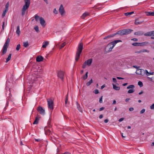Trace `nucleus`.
Returning <instances> with one entry per match:
<instances>
[{
    "label": "nucleus",
    "instance_id": "27",
    "mask_svg": "<svg viewBox=\"0 0 154 154\" xmlns=\"http://www.w3.org/2000/svg\"><path fill=\"white\" fill-rule=\"evenodd\" d=\"M40 117H37L36 118L35 121L33 123V124H37L38 122V121Z\"/></svg>",
    "mask_w": 154,
    "mask_h": 154
},
{
    "label": "nucleus",
    "instance_id": "58",
    "mask_svg": "<svg viewBox=\"0 0 154 154\" xmlns=\"http://www.w3.org/2000/svg\"><path fill=\"white\" fill-rule=\"evenodd\" d=\"M142 53L141 50H140L139 51H137L135 52V53Z\"/></svg>",
    "mask_w": 154,
    "mask_h": 154
},
{
    "label": "nucleus",
    "instance_id": "20",
    "mask_svg": "<svg viewBox=\"0 0 154 154\" xmlns=\"http://www.w3.org/2000/svg\"><path fill=\"white\" fill-rule=\"evenodd\" d=\"M145 13L148 16H154V11L153 12H145Z\"/></svg>",
    "mask_w": 154,
    "mask_h": 154
},
{
    "label": "nucleus",
    "instance_id": "46",
    "mask_svg": "<svg viewBox=\"0 0 154 154\" xmlns=\"http://www.w3.org/2000/svg\"><path fill=\"white\" fill-rule=\"evenodd\" d=\"M94 92L95 94H97L99 93V91L97 89H96L94 90Z\"/></svg>",
    "mask_w": 154,
    "mask_h": 154
},
{
    "label": "nucleus",
    "instance_id": "1",
    "mask_svg": "<svg viewBox=\"0 0 154 154\" xmlns=\"http://www.w3.org/2000/svg\"><path fill=\"white\" fill-rule=\"evenodd\" d=\"M133 30L130 29H125L118 31L116 33H115L116 35L117 34L121 35H123L130 34Z\"/></svg>",
    "mask_w": 154,
    "mask_h": 154
},
{
    "label": "nucleus",
    "instance_id": "19",
    "mask_svg": "<svg viewBox=\"0 0 154 154\" xmlns=\"http://www.w3.org/2000/svg\"><path fill=\"white\" fill-rule=\"evenodd\" d=\"M143 32L142 31H138L135 32L134 33V35H135L140 36L143 35Z\"/></svg>",
    "mask_w": 154,
    "mask_h": 154
},
{
    "label": "nucleus",
    "instance_id": "55",
    "mask_svg": "<svg viewBox=\"0 0 154 154\" xmlns=\"http://www.w3.org/2000/svg\"><path fill=\"white\" fill-rule=\"evenodd\" d=\"M109 122V120L107 119H106L104 120V122L105 123H107Z\"/></svg>",
    "mask_w": 154,
    "mask_h": 154
},
{
    "label": "nucleus",
    "instance_id": "39",
    "mask_svg": "<svg viewBox=\"0 0 154 154\" xmlns=\"http://www.w3.org/2000/svg\"><path fill=\"white\" fill-rule=\"evenodd\" d=\"M66 43H65V42H63V43L62 45H61L60 46V49H61L62 48H63L64 46L65 45H66Z\"/></svg>",
    "mask_w": 154,
    "mask_h": 154
},
{
    "label": "nucleus",
    "instance_id": "50",
    "mask_svg": "<svg viewBox=\"0 0 154 154\" xmlns=\"http://www.w3.org/2000/svg\"><path fill=\"white\" fill-rule=\"evenodd\" d=\"M150 108L151 109H154V103H153L151 106H150Z\"/></svg>",
    "mask_w": 154,
    "mask_h": 154
},
{
    "label": "nucleus",
    "instance_id": "32",
    "mask_svg": "<svg viewBox=\"0 0 154 154\" xmlns=\"http://www.w3.org/2000/svg\"><path fill=\"white\" fill-rule=\"evenodd\" d=\"M88 72H87L83 76V79L84 80H85V79H87L88 78Z\"/></svg>",
    "mask_w": 154,
    "mask_h": 154
},
{
    "label": "nucleus",
    "instance_id": "28",
    "mask_svg": "<svg viewBox=\"0 0 154 154\" xmlns=\"http://www.w3.org/2000/svg\"><path fill=\"white\" fill-rule=\"evenodd\" d=\"M113 88L115 90L118 91L120 89V87L119 86H116L114 84H112Z\"/></svg>",
    "mask_w": 154,
    "mask_h": 154
},
{
    "label": "nucleus",
    "instance_id": "5",
    "mask_svg": "<svg viewBox=\"0 0 154 154\" xmlns=\"http://www.w3.org/2000/svg\"><path fill=\"white\" fill-rule=\"evenodd\" d=\"M92 62V59H90L88 60H87L85 61L84 63H83L82 67L83 69H85L86 65L90 66L91 65Z\"/></svg>",
    "mask_w": 154,
    "mask_h": 154
},
{
    "label": "nucleus",
    "instance_id": "9",
    "mask_svg": "<svg viewBox=\"0 0 154 154\" xmlns=\"http://www.w3.org/2000/svg\"><path fill=\"white\" fill-rule=\"evenodd\" d=\"M39 21L41 25L43 27H45L46 25L45 21L42 17H39Z\"/></svg>",
    "mask_w": 154,
    "mask_h": 154
},
{
    "label": "nucleus",
    "instance_id": "49",
    "mask_svg": "<svg viewBox=\"0 0 154 154\" xmlns=\"http://www.w3.org/2000/svg\"><path fill=\"white\" fill-rule=\"evenodd\" d=\"M102 97H103L102 96L100 97V99L99 101L100 103H102L103 102Z\"/></svg>",
    "mask_w": 154,
    "mask_h": 154
},
{
    "label": "nucleus",
    "instance_id": "53",
    "mask_svg": "<svg viewBox=\"0 0 154 154\" xmlns=\"http://www.w3.org/2000/svg\"><path fill=\"white\" fill-rule=\"evenodd\" d=\"M124 119V118H121L119 119V122H121Z\"/></svg>",
    "mask_w": 154,
    "mask_h": 154
},
{
    "label": "nucleus",
    "instance_id": "25",
    "mask_svg": "<svg viewBox=\"0 0 154 154\" xmlns=\"http://www.w3.org/2000/svg\"><path fill=\"white\" fill-rule=\"evenodd\" d=\"M49 43V42L48 41L44 42L43 43V45L42 46V47L44 48H45L48 45Z\"/></svg>",
    "mask_w": 154,
    "mask_h": 154
},
{
    "label": "nucleus",
    "instance_id": "22",
    "mask_svg": "<svg viewBox=\"0 0 154 154\" xmlns=\"http://www.w3.org/2000/svg\"><path fill=\"white\" fill-rule=\"evenodd\" d=\"M6 95L7 97L10 98L11 97V91L10 89H9L8 91H7L6 93Z\"/></svg>",
    "mask_w": 154,
    "mask_h": 154
},
{
    "label": "nucleus",
    "instance_id": "45",
    "mask_svg": "<svg viewBox=\"0 0 154 154\" xmlns=\"http://www.w3.org/2000/svg\"><path fill=\"white\" fill-rule=\"evenodd\" d=\"M141 50L142 53H143V52H147V53H149V50H146V49H143V50Z\"/></svg>",
    "mask_w": 154,
    "mask_h": 154
},
{
    "label": "nucleus",
    "instance_id": "16",
    "mask_svg": "<svg viewBox=\"0 0 154 154\" xmlns=\"http://www.w3.org/2000/svg\"><path fill=\"white\" fill-rule=\"evenodd\" d=\"M144 21L143 20H140L139 19H137L135 20L134 23L135 25H137L142 23Z\"/></svg>",
    "mask_w": 154,
    "mask_h": 154
},
{
    "label": "nucleus",
    "instance_id": "56",
    "mask_svg": "<svg viewBox=\"0 0 154 154\" xmlns=\"http://www.w3.org/2000/svg\"><path fill=\"white\" fill-rule=\"evenodd\" d=\"M104 109V107H102L99 109V110L100 111H101L103 110Z\"/></svg>",
    "mask_w": 154,
    "mask_h": 154
},
{
    "label": "nucleus",
    "instance_id": "33",
    "mask_svg": "<svg viewBox=\"0 0 154 154\" xmlns=\"http://www.w3.org/2000/svg\"><path fill=\"white\" fill-rule=\"evenodd\" d=\"M23 46L25 47H27L29 46V43L28 41L24 42L23 43Z\"/></svg>",
    "mask_w": 154,
    "mask_h": 154
},
{
    "label": "nucleus",
    "instance_id": "43",
    "mask_svg": "<svg viewBox=\"0 0 154 154\" xmlns=\"http://www.w3.org/2000/svg\"><path fill=\"white\" fill-rule=\"evenodd\" d=\"M9 2L7 3L5 5V10H8V8L9 7Z\"/></svg>",
    "mask_w": 154,
    "mask_h": 154
},
{
    "label": "nucleus",
    "instance_id": "34",
    "mask_svg": "<svg viewBox=\"0 0 154 154\" xmlns=\"http://www.w3.org/2000/svg\"><path fill=\"white\" fill-rule=\"evenodd\" d=\"M135 88V86L133 85H130L128 86L127 88L128 89H133Z\"/></svg>",
    "mask_w": 154,
    "mask_h": 154
},
{
    "label": "nucleus",
    "instance_id": "10",
    "mask_svg": "<svg viewBox=\"0 0 154 154\" xmlns=\"http://www.w3.org/2000/svg\"><path fill=\"white\" fill-rule=\"evenodd\" d=\"M143 71L144 69H137L136 73L138 75H144V73H143Z\"/></svg>",
    "mask_w": 154,
    "mask_h": 154
},
{
    "label": "nucleus",
    "instance_id": "37",
    "mask_svg": "<svg viewBox=\"0 0 154 154\" xmlns=\"http://www.w3.org/2000/svg\"><path fill=\"white\" fill-rule=\"evenodd\" d=\"M135 91V90H134V89H130L128 91V93L129 94H130V93H133V92H134Z\"/></svg>",
    "mask_w": 154,
    "mask_h": 154
},
{
    "label": "nucleus",
    "instance_id": "54",
    "mask_svg": "<svg viewBox=\"0 0 154 154\" xmlns=\"http://www.w3.org/2000/svg\"><path fill=\"white\" fill-rule=\"evenodd\" d=\"M68 93L67 94V95L66 96V97L65 98V100L68 101Z\"/></svg>",
    "mask_w": 154,
    "mask_h": 154
},
{
    "label": "nucleus",
    "instance_id": "31",
    "mask_svg": "<svg viewBox=\"0 0 154 154\" xmlns=\"http://www.w3.org/2000/svg\"><path fill=\"white\" fill-rule=\"evenodd\" d=\"M11 54H9L8 55V57L6 59V63L8 62V61H9L10 60V59L11 58Z\"/></svg>",
    "mask_w": 154,
    "mask_h": 154
},
{
    "label": "nucleus",
    "instance_id": "8",
    "mask_svg": "<svg viewBox=\"0 0 154 154\" xmlns=\"http://www.w3.org/2000/svg\"><path fill=\"white\" fill-rule=\"evenodd\" d=\"M37 110L41 114L44 115L45 114V110L41 106H38L37 108Z\"/></svg>",
    "mask_w": 154,
    "mask_h": 154
},
{
    "label": "nucleus",
    "instance_id": "11",
    "mask_svg": "<svg viewBox=\"0 0 154 154\" xmlns=\"http://www.w3.org/2000/svg\"><path fill=\"white\" fill-rule=\"evenodd\" d=\"M59 11L62 16L65 13V10L62 4L60 5L59 9Z\"/></svg>",
    "mask_w": 154,
    "mask_h": 154
},
{
    "label": "nucleus",
    "instance_id": "23",
    "mask_svg": "<svg viewBox=\"0 0 154 154\" xmlns=\"http://www.w3.org/2000/svg\"><path fill=\"white\" fill-rule=\"evenodd\" d=\"M89 13L86 12L82 15L81 17L82 18L84 19L85 17L89 15Z\"/></svg>",
    "mask_w": 154,
    "mask_h": 154
},
{
    "label": "nucleus",
    "instance_id": "15",
    "mask_svg": "<svg viewBox=\"0 0 154 154\" xmlns=\"http://www.w3.org/2000/svg\"><path fill=\"white\" fill-rule=\"evenodd\" d=\"M120 42H122V41L120 40H115L109 44L108 46H110V45H113L114 46L116 43Z\"/></svg>",
    "mask_w": 154,
    "mask_h": 154
},
{
    "label": "nucleus",
    "instance_id": "57",
    "mask_svg": "<svg viewBox=\"0 0 154 154\" xmlns=\"http://www.w3.org/2000/svg\"><path fill=\"white\" fill-rule=\"evenodd\" d=\"M134 109L133 107H131L129 109V110L130 111H133L134 110Z\"/></svg>",
    "mask_w": 154,
    "mask_h": 154
},
{
    "label": "nucleus",
    "instance_id": "2",
    "mask_svg": "<svg viewBox=\"0 0 154 154\" xmlns=\"http://www.w3.org/2000/svg\"><path fill=\"white\" fill-rule=\"evenodd\" d=\"M25 4L21 10V15L23 16L26 10L29 8L30 3V0H24Z\"/></svg>",
    "mask_w": 154,
    "mask_h": 154
},
{
    "label": "nucleus",
    "instance_id": "61",
    "mask_svg": "<svg viewBox=\"0 0 154 154\" xmlns=\"http://www.w3.org/2000/svg\"><path fill=\"white\" fill-rule=\"evenodd\" d=\"M103 115L102 114H101L100 115L99 117L100 119H101L103 117Z\"/></svg>",
    "mask_w": 154,
    "mask_h": 154
},
{
    "label": "nucleus",
    "instance_id": "64",
    "mask_svg": "<svg viewBox=\"0 0 154 154\" xmlns=\"http://www.w3.org/2000/svg\"><path fill=\"white\" fill-rule=\"evenodd\" d=\"M143 91H141L140 92H139L138 94L139 95H140V94H143Z\"/></svg>",
    "mask_w": 154,
    "mask_h": 154
},
{
    "label": "nucleus",
    "instance_id": "18",
    "mask_svg": "<svg viewBox=\"0 0 154 154\" xmlns=\"http://www.w3.org/2000/svg\"><path fill=\"white\" fill-rule=\"evenodd\" d=\"M44 57L41 56H38L36 58V60L37 62H40L43 60Z\"/></svg>",
    "mask_w": 154,
    "mask_h": 154
},
{
    "label": "nucleus",
    "instance_id": "24",
    "mask_svg": "<svg viewBox=\"0 0 154 154\" xmlns=\"http://www.w3.org/2000/svg\"><path fill=\"white\" fill-rule=\"evenodd\" d=\"M20 26H17L16 33L17 34L18 36H19L20 33Z\"/></svg>",
    "mask_w": 154,
    "mask_h": 154
},
{
    "label": "nucleus",
    "instance_id": "4",
    "mask_svg": "<svg viewBox=\"0 0 154 154\" xmlns=\"http://www.w3.org/2000/svg\"><path fill=\"white\" fill-rule=\"evenodd\" d=\"M10 42V39L9 38H8L7 39L3 48L2 54V55H4L6 52L8 46L9 45Z\"/></svg>",
    "mask_w": 154,
    "mask_h": 154
},
{
    "label": "nucleus",
    "instance_id": "17",
    "mask_svg": "<svg viewBox=\"0 0 154 154\" xmlns=\"http://www.w3.org/2000/svg\"><path fill=\"white\" fill-rule=\"evenodd\" d=\"M143 73H144V75L146 74V75L147 76H149L150 75H153L154 73L153 72H149L148 71L146 70H144L143 71Z\"/></svg>",
    "mask_w": 154,
    "mask_h": 154
},
{
    "label": "nucleus",
    "instance_id": "38",
    "mask_svg": "<svg viewBox=\"0 0 154 154\" xmlns=\"http://www.w3.org/2000/svg\"><path fill=\"white\" fill-rule=\"evenodd\" d=\"M39 17H39V16L37 14H36L35 16V20L37 21H38V19L39 18Z\"/></svg>",
    "mask_w": 154,
    "mask_h": 154
},
{
    "label": "nucleus",
    "instance_id": "48",
    "mask_svg": "<svg viewBox=\"0 0 154 154\" xmlns=\"http://www.w3.org/2000/svg\"><path fill=\"white\" fill-rule=\"evenodd\" d=\"M145 109H142L140 112V114H143V113L144 112H145Z\"/></svg>",
    "mask_w": 154,
    "mask_h": 154
},
{
    "label": "nucleus",
    "instance_id": "52",
    "mask_svg": "<svg viewBox=\"0 0 154 154\" xmlns=\"http://www.w3.org/2000/svg\"><path fill=\"white\" fill-rule=\"evenodd\" d=\"M112 80L113 82H114L115 83H116L117 82V80L115 78H112Z\"/></svg>",
    "mask_w": 154,
    "mask_h": 154
},
{
    "label": "nucleus",
    "instance_id": "3",
    "mask_svg": "<svg viewBox=\"0 0 154 154\" xmlns=\"http://www.w3.org/2000/svg\"><path fill=\"white\" fill-rule=\"evenodd\" d=\"M83 45L82 43H81L79 44L78 47V49L76 52V54L75 56V60L76 61H77L80 56V54L82 52L83 49Z\"/></svg>",
    "mask_w": 154,
    "mask_h": 154
},
{
    "label": "nucleus",
    "instance_id": "14",
    "mask_svg": "<svg viewBox=\"0 0 154 154\" xmlns=\"http://www.w3.org/2000/svg\"><path fill=\"white\" fill-rule=\"evenodd\" d=\"M108 45L105 48V51H106V50H107V52L111 51L114 47V46L113 45H110V46H108Z\"/></svg>",
    "mask_w": 154,
    "mask_h": 154
},
{
    "label": "nucleus",
    "instance_id": "42",
    "mask_svg": "<svg viewBox=\"0 0 154 154\" xmlns=\"http://www.w3.org/2000/svg\"><path fill=\"white\" fill-rule=\"evenodd\" d=\"M138 84L140 87H142L143 86V83L141 81L138 82Z\"/></svg>",
    "mask_w": 154,
    "mask_h": 154
},
{
    "label": "nucleus",
    "instance_id": "35",
    "mask_svg": "<svg viewBox=\"0 0 154 154\" xmlns=\"http://www.w3.org/2000/svg\"><path fill=\"white\" fill-rule=\"evenodd\" d=\"M93 82V80H92V79H91V80L89 81V82H87L86 84V85L87 86H89L90 85H91V84Z\"/></svg>",
    "mask_w": 154,
    "mask_h": 154
},
{
    "label": "nucleus",
    "instance_id": "21",
    "mask_svg": "<svg viewBox=\"0 0 154 154\" xmlns=\"http://www.w3.org/2000/svg\"><path fill=\"white\" fill-rule=\"evenodd\" d=\"M76 104L77 105V108L79 110V111L80 112H82V108L80 107V105L79 104L78 102H76Z\"/></svg>",
    "mask_w": 154,
    "mask_h": 154
},
{
    "label": "nucleus",
    "instance_id": "6",
    "mask_svg": "<svg viewBox=\"0 0 154 154\" xmlns=\"http://www.w3.org/2000/svg\"><path fill=\"white\" fill-rule=\"evenodd\" d=\"M47 101L48 104V108L52 110L54 109V103L53 101H52L51 99H47Z\"/></svg>",
    "mask_w": 154,
    "mask_h": 154
},
{
    "label": "nucleus",
    "instance_id": "12",
    "mask_svg": "<svg viewBox=\"0 0 154 154\" xmlns=\"http://www.w3.org/2000/svg\"><path fill=\"white\" fill-rule=\"evenodd\" d=\"M51 128L49 127H45L44 128L45 134L46 135L50 134L51 133Z\"/></svg>",
    "mask_w": 154,
    "mask_h": 154
},
{
    "label": "nucleus",
    "instance_id": "7",
    "mask_svg": "<svg viewBox=\"0 0 154 154\" xmlns=\"http://www.w3.org/2000/svg\"><path fill=\"white\" fill-rule=\"evenodd\" d=\"M57 76L62 81H63L64 79V72L61 70L58 71L57 72Z\"/></svg>",
    "mask_w": 154,
    "mask_h": 154
},
{
    "label": "nucleus",
    "instance_id": "29",
    "mask_svg": "<svg viewBox=\"0 0 154 154\" xmlns=\"http://www.w3.org/2000/svg\"><path fill=\"white\" fill-rule=\"evenodd\" d=\"M115 35H116V34H115V33H114L110 35H108V36L104 38H103V39H106L107 38H110L111 37H113Z\"/></svg>",
    "mask_w": 154,
    "mask_h": 154
},
{
    "label": "nucleus",
    "instance_id": "63",
    "mask_svg": "<svg viewBox=\"0 0 154 154\" xmlns=\"http://www.w3.org/2000/svg\"><path fill=\"white\" fill-rule=\"evenodd\" d=\"M105 87V85H103L102 86H101V89H103L104 87Z\"/></svg>",
    "mask_w": 154,
    "mask_h": 154
},
{
    "label": "nucleus",
    "instance_id": "62",
    "mask_svg": "<svg viewBox=\"0 0 154 154\" xmlns=\"http://www.w3.org/2000/svg\"><path fill=\"white\" fill-rule=\"evenodd\" d=\"M35 140L37 142H38V141H40L41 140V139H35Z\"/></svg>",
    "mask_w": 154,
    "mask_h": 154
},
{
    "label": "nucleus",
    "instance_id": "26",
    "mask_svg": "<svg viewBox=\"0 0 154 154\" xmlns=\"http://www.w3.org/2000/svg\"><path fill=\"white\" fill-rule=\"evenodd\" d=\"M149 44L148 42H145L142 43H140V46H143L147 45Z\"/></svg>",
    "mask_w": 154,
    "mask_h": 154
},
{
    "label": "nucleus",
    "instance_id": "60",
    "mask_svg": "<svg viewBox=\"0 0 154 154\" xmlns=\"http://www.w3.org/2000/svg\"><path fill=\"white\" fill-rule=\"evenodd\" d=\"M116 78H117V79H124L123 78L120 77H116Z\"/></svg>",
    "mask_w": 154,
    "mask_h": 154
},
{
    "label": "nucleus",
    "instance_id": "41",
    "mask_svg": "<svg viewBox=\"0 0 154 154\" xmlns=\"http://www.w3.org/2000/svg\"><path fill=\"white\" fill-rule=\"evenodd\" d=\"M34 29H35V31L37 32H39V28L38 26H37L36 27H35L34 28Z\"/></svg>",
    "mask_w": 154,
    "mask_h": 154
},
{
    "label": "nucleus",
    "instance_id": "47",
    "mask_svg": "<svg viewBox=\"0 0 154 154\" xmlns=\"http://www.w3.org/2000/svg\"><path fill=\"white\" fill-rule=\"evenodd\" d=\"M53 12L55 14H57V10L56 8H54V9Z\"/></svg>",
    "mask_w": 154,
    "mask_h": 154
},
{
    "label": "nucleus",
    "instance_id": "51",
    "mask_svg": "<svg viewBox=\"0 0 154 154\" xmlns=\"http://www.w3.org/2000/svg\"><path fill=\"white\" fill-rule=\"evenodd\" d=\"M131 40H133V41H134L136 42V41H137L138 39L137 38H133V39H131Z\"/></svg>",
    "mask_w": 154,
    "mask_h": 154
},
{
    "label": "nucleus",
    "instance_id": "40",
    "mask_svg": "<svg viewBox=\"0 0 154 154\" xmlns=\"http://www.w3.org/2000/svg\"><path fill=\"white\" fill-rule=\"evenodd\" d=\"M5 10V11H3V14H2V17H4L5 16L6 13H7V11H8L7 10Z\"/></svg>",
    "mask_w": 154,
    "mask_h": 154
},
{
    "label": "nucleus",
    "instance_id": "13",
    "mask_svg": "<svg viewBox=\"0 0 154 154\" xmlns=\"http://www.w3.org/2000/svg\"><path fill=\"white\" fill-rule=\"evenodd\" d=\"M144 35L145 36H154V31L147 32Z\"/></svg>",
    "mask_w": 154,
    "mask_h": 154
},
{
    "label": "nucleus",
    "instance_id": "44",
    "mask_svg": "<svg viewBox=\"0 0 154 154\" xmlns=\"http://www.w3.org/2000/svg\"><path fill=\"white\" fill-rule=\"evenodd\" d=\"M20 44H18L17 46L16 49L17 51H18L19 50L20 48Z\"/></svg>",
    "mask_w": 154,
    "mask_h": 154
},
{
    "label": "nucleus",
    "instance_id": "36",
    "mask_svg": "<svg viewBox=\"0 0 154 154\" xmlns=\"http://www.w3.org/2000/svg\"><path fill=\"white\" fill-rule=\"evenodd\" d=\"M140 43L134 42L132 44V45L134 46H140Z\"/></svg>",
    "mask_w": 154,
    "mask_h": 154
},
{
    "label": "nucleus",
    "instance_id": "59",
    "mask_svg": "<svg viewBox=\"0 0 154 154\" xmlns=\"http://www.w3.org/2000/svg\"><path fill=\"white\" fill-rule=\"evenodd\" d=\"M130 100V98H126L125 100V101L126 102H128Z\"/></svg>",
    "mask_w": 154,
    "mask_h": 154
},
{
    "label": "nucleus",
    "instance_id": "30",
    "mask_svg": "<svg viewBox=\"0 0 154 154\" xmlns=\"http://www.w3.org/2000/svg\"><path fill=\"white\" fill-rule=\"evenodd\" d=\"M134 11H132V12H130L125 13H124V14L125 16H128L129 15H131V14H134Z\"/></svg>",
    "mask_w": 154,
    "mask_h": 154
}]
</instances>
